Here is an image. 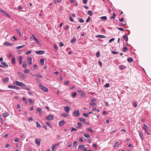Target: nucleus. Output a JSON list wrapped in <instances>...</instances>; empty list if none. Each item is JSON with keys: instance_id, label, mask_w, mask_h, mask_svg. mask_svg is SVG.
Wrapping results in <instances>:
<instances>
[{"instance_id": "1", "label": "nucleus", "mask_w": 151, "mask_h": 151, "mask_svg": "<svg viewBox=\"0 0 151 151\" xmlns=\"http://www.w3.org/2000/svg\"><path fill=\"white\" fill-rule=\"evenodd\" d=\"M39 87L42 91L44 92H47L48 91V88L41 84L39 85Z\"/></svg>"}, {"instance_id": "2", "label": "nucleus", "mask_w": 151, "mask_h": 151, "mask_svg": "<svg viewBox=\"0 0 151 151\" xmlns=\"http://www.w3.org/2000/svg\"><path fill=\"white\" fill-rule=\"evenodd\" d=\"M77 92L81 96H86L85 92L82 91L78 90H77Z\"/></svg>"}, {"instance_id": "3", "label": "nucleus", "mask_w": 151, "mask_h": 151, "mask_svg": "<svg viewBox=\"0 0 151 151\" xmlns=\"http://www.w3.org/2000/svg\"><path fill=\"white\" fill-rule=\"evenodd\" d=\"M64 109L65 111L67 113L69 112V111L70 110V108L67 106H65Z\"/></svg>"}, {"instance_id": "4", "label": "nucleus", "mask_w": 151, "mask_h": 151, "mask_svg": "<svg viewBox=\"0 0 151 151\" xmlns=\"http://www.w3.org/2000/svg\"><path fill=\"white\" fill-rule=\"evenodd\" d=\"M45 119L48 120H52L53 119V117L52 115L50 114L48 116L46 117Z\"/></svg>"}, {"instance_id": "5", "label": "nucleus", "mask_w": 151, "mask_h": 151, "mask_svg": "<svg viewBox=\"0 0 151 151\" xmlns=\"http://www.w3.org/2000/svg\"><path fill=\"white\" fill-rule=\"evenodd\" d=\"M8 87L9 88H10L14 89H15L16 90L19 89V87H18L16 86H14V85H13V86L9 85V86H8Z\"/></svg>"}, {"instance_id": "6", "label": "nucleus", "mask_w": 151, "mask_h": 151, "mask_svg": "<svg viewBox=\"0 0 151 151\" xmlns=\"http://www.w3.org/2000/svg\"><path fill=\"white\" fill-rule=\"evenodd\" d=\"M36 53L38 55L43 54L45 53V51L43 50L35 51Z\"/></svg>"}, {"instance_id": "7", "label": "nucleus", "mask_w": 151, "mask_h": 151, "mask_svg": "<svg viewBox=\"0 0 151 151\" xmlns=\"http://www.w3.org/2000/svg\"><path fill=\"white\" fill-rule=\"evenodd\" d=\"M74 115L76 116H78L80 115V114L78 110H75L73 112Z\"/></svg>"}, {"instance_id": "8", "label": "nucleus", "mask_w": 151, "mask_h": 151, "mask_svg": "<svg viewBox=\"0 0 151 151\" xmlns=\"http://www.w3.org/2000/svg\"><path fill=\"white\" fill-rule=\"evenodd\" d=\"M41 141L40 139V138L36 139L35 141V142L38 145H40V143Z\"/></svg>"}, {"instance_id": "9", "label": "nucleus", "mask_w": 151, "mask_h": 151, "mask_svg": "<svg viewBox=\"0 0 151 151\" xmlns=\"http://www.w3.org/2000/svg\"><path fill=\"white\" fill-rule=\"evenodd\" d=\"M27 60L29 64L30 65L32 64V58L31 57L29 56L27 58Z\"/></svg>"}, {"instance_id": "10", "label": "nucleus", "mask_w": 151, "mask_h": 151, "mask_svg": "<svg viewBox=\"0 0 151 151\" xmlns=\"http://www.w3.org/2000/svg\"><path fill=\"white\" fill-rule=\"evenodd\" d=\"M33 77H38L39 78H42V76L40 74H35L32 76Z\"/></svg>"}, {"instance_id": "11", "label": "nucleus", "mask_w": 151, "mask_h": 151, "mask_svg": "<svg viewBox=\"0 0 151 151\" xmlns=\"http://www.w3.org/2000/svg\"><path fill=\"white\" fill-rule=\"evenodd\" d=\"M65 122L64 120H61L59 122V125L60 126H62L64 125Z\"/></svg>"}, {"instance_id": "12", "label": "nucleus", "mask_w": 151, "mask_h": 151, "mask_svg": "<svg viewBox=\"0 0 151 151\" xmlns=\"http://www.w3.org/2000/svg\"><path fill=\"white\" fill-rule=\"evenodd\" d=\"M61 116L64 117H66L69 116V114L67 113H64L61 114Z\"/></svg>"}, {"instance_id": "13", "label": "nucleus", "mask_w": 151, "mask_h": 151, "mask_svg": "<svg viewBox=\"0 0 151 151\" xmlns=\"http://www.w3.org/2000/svg\"><path fill=\"white\" fill-rule=\"evenodd\" d=\"M76 42V40L75 37H73L71 40L70 42L73 43H74Z\"/></svg>"}, {"instance_id": "14", "label": "nucleus", "mask_w": 151, "mask_h": 151, "mask_svg": "<svg viewBox=\"0 0 151 151\" xmlns=\"http://www.w3.org/2000/svg\"><path fill=\"white\" fill-rule=\"evenodd\" d=\"M4 45L7 46H11L13 45V44L10 43L8 42H6L4 44Z\"/></svg>"}, {"instance_id": "15", "label": "nucleus", "mask_w": 151, "mask_h": 151, "mask_svg": "<svg viewBox=\"0 0 151 151\" xmlns=\"http://www.w3.org/2000/svg\"><path fill=\"white\" fill-rule=\"evenodd\" d=\"M9 80V78L8 77H6L3 80V82L5 83L6 82H8Z\"/></svg>"}, {"instance_id": "16", "label": "nucleus", "mask_w": 151, "mask_h": 151, "mask_svg": "<svg viewBox=\"0 0 151 151\" xmlns=\"http://www.w3.org/2000/svg\"><path fill=\"white\" fill-rule=\"evenodd\" d=\"M2 115L4 117H6L9 115V114L7 112L5 111L4 113Z\"/></svg>"}, {"instance_id": "17", "label": "nucleus", "mask_w": 151, "mask_h": 151, "mask_svg": "<svg viewBox=\"0 0 151 151\" xmlns=\"http://www.w3.org/2000/svg\"><path fill=\"white\" fill-rule=\"evenodd\" d=\"M97 38L100 37L101 38H104L106 37V36L103 35H98L96 36Z\"/></svg>"}, {"instance_id": "18", "label": "nucleus", "mask_w": 151, "mask_h": 151, "mask_svg": "<svg viewBox=\"0 0 151 151\" xmlns=\"http://www.w3.org/2000/svg\"><path fill=\"white\" fill-rule=\"evenodd\" d=\"M1 63L5 67H8V66L7 64L4 61L1 62Z\"/></svg>"}, {"instance_id": "19", "label": "nucleus", "mask_w": 151, "mask_h": 151, "mask_svg": "<svg viewBox=\"0 0 151 151\" xmlns=\"http://www.w3.org/2000/svg\"><path fill=\"white\" fill-rule=\"evenodd\" d=\"M126 68V66L123 65H121L119 66V68L121 70H123Z\"/></svg>"}, {"instance_id": "20", "label": "nucleus", "mask_w": 151, "mask_h": 151, "mask_svg": "<svg viewBox=\"0 0 151 151\" xmlns=\"http://www.w3.org/2000/svg\"><path fill=\"white\" fill-rule=\"evenodd\" d=\"M127 61L129 63H131L133 61V60L131 58H127Z\"/></svg>"}, {"instance_id": "21", "label": "nucleus", "mask_w": 151, "mask_h": 151, "mask_svg": "<svg viewBox=\"0 0 151 151\" xmlns=\"http://www.w3.org/2000/svg\"><path fill=\"white\" fill-rule=\"evenodd\" d=\"M44 61H45V60L44 59H40V63L41 65H44Z\"/></svg>"}, {"instance_id": "22", "label": "nucleus", "mask_w": 151, "mask_h": 151, "mask_svg": "<svg viewBox=\"0 0 151 151\" xmlns=\"http://www.w3.org/2000/svg\"><path fill=\"white\" fill-rule=\"evenodd\" d=\"M123 38L126 41H128V37L127 35H125L123 37Z\"/></svg>"}, {"instance_id": "23", "label": "nucleus", "mask_w": 151, "mask_h": 151, "mask_svg": "<svg viewBox=\"0 0 151 151\" xmlns=\"http://www.w3.org/2000/svg\"><path fill=\"white\" fill-rule=\"evenodd\" d=\"M119 146V142H116L114 144V147H117Z\"/></svg>"}, {"instance_id": "24", "label": "nucleus", "mask_w": 151, "mask_h": 151, "mask_svg": "<svg viewBox=\"0 0 151 151\" xmlns=\"http://www.w3.org/2000/svg\"><path fill=\"white\" fill-rule=\"evenodd\" d=\"M84 136L87 138H90L91 137L90 136L87 134H83Z\"/></svg>"}, {"instance_id": "25", "label": "nucleus", "mask_w": 151, "mask_h": 151, "mask_svg": "<svg viewBox=\"0 0 151 151\" xmlns=\"http://www.w3.org/2000/svg\"><path fill=\"white\" fill-rule=\"evenodd\" d=\"M78 119L81 122H86V120L83 118H79Z\"/></svg>"}, {"instance_id": "26", "label": "nucleus", "mask_w": 151, "mask_h": 151, "mask_svg": "<svg viewBox=\"0 0 151 151\" xmlns=\"http://www.w3.org/2000/svg\"><path fill=\"white\" fill-rule=\"evenodd\" d=\"M139 134L141 139L142 140L143 139V136L142 133L141 132H139Z\"/></svg>"}, {"instance_id": "27", "label": "nucleus", "mask_w": 151, "mask_h": 151, "mask_svg": "<svg viewBox=\"0 0 151 151\" xmlns=\"http://www.w3.org/2000/svg\"><path fill=\"white\" fill-rule=\"evenodd\" d=\"M30 70L28 69H26L24 71L25 73H29L30 72Z\"/></svg>"}, {"instance_id": "28", "label": "nucleus", "mask_w": 151, "mask_h": 151, "mask_svg": "<svg viewBox=\"0 0 151 151\" xmlns=\"http://www.w3.org/2000/svg\"><path fill=\"white\" fill-rule=\"evenodd\" d=\"M128 48L126 47H124L123 48V51L125 52H127L128 50Z\"/></svg>"}, {"instance_id": "29", "label": "nucleus", "mask_w": 151, "mask_h": 151, "mask_svg": "<svg viewBox=\"0 0 151 151\" xmlns=\"http://www.w3.org/2000/svg\"><path fill=\"white\" fill-rule=\"evenodd\" d=\"M20 76L23 78H25V75L23 73H20Z\"/></svg>"}, {"instance_id": "30", "label": "nucleus", "mask_w": 151, "mask_h": 151, "mask_svg": "<svg viewBox=\"0 0 151 151\" xmlns=\"http://www.w3.org/2000/svg\"><path fill=\"white\" fill-rule=\"evenodd\" d=\"M88 14L91 15L92 16L93 15V12L91 11H88Z\"/></svg>"}, {"instance_id": "31", "label": "nucleus", "mask_w": 151, "mask_h": 151, "mask_svg": "<svg viewBox=\"0 0 151 151\" xmlns=\"http://www.w3.org/2000/svg\"><path fill=\"white\" fill-rule=\"evenodd\" d=\"M59 144V143H58V144H57L55 145H54L53 146V145L52 146V150H54V149H55V147L57 146H58V145Z\"/></svg>"}, {"instance_id": "32", "label": "nucleus", "mask_w": 151, "mask_h": 151, "mask_svg": "<svg viewBox=\"0 0 151 151\" xmlns=\"http://www.w3.org/2000/svg\"><path fill=\"white\" fill-rule=\"evenodd\" d=\"M87 131L90 132L91 133H92L93 132V130L92 129H91L90 128L88 127L87 128Z\"/></svg>"}, {"instance_id": "33", "label": "nucleus", "mask_w": 151, "mask_h": 151, "mask_svg": "<svg viewBox=\"0 0 151 151\" xmlns=\"http://www.w3.org/2000/svg\"><path fill=\"white\" fill-rule=\"evenodd\" d=\"M85 147V146L83 145H80L79 146L78 148H80L81 149L83 148H84Z\"/></svg>"}, {"instance_id": "34", "label": "nucleus", "mask_w": 151, "mask_h": 151, "mask_svg": "<svg viewBox=\"0 0 151 151\" xmlns=\"http://www.w3.org/2000/svg\"><path fill=\"white\" fill-rule=\"evenodd\" d=\"M25 84L22 82H19V86H25Z\"/></svg>"}, {"instance_id": "35", "label": "nucleus", "mask_w": 151, "mask_h": 151, "mask_svg": "<svg viewBox=\"0 0 151 151\" xmlns=\"http://www.w3.org/2000/svg\"><path fill=\"white\" fill-rule=\"evenodd\" d=\"M132 105H133V106L135 107H136L137 106V104L135 102H133L132 103Z\"/></svg>"}, {"instance_id": "36", "label": "nucleus", "mask_w": 151, "mask_h": 151, "mask_svg": "<svg viewBox=\"0 0 151 151\" xmlns=\"http://www.w3.org/2000/svg\"><path fill=\"white\" fill-rule=\"evenodd\" d=\"M22 66L24 68H26L27 67V64L25 63H24L22 64Z\"/></svg>"}, {"instance_id": "37", "label": "nucleus", "mask_w": 151, "mask_h": 151, "mask_svg": "<svg viewBox=\"0 0 151 151\" xmlns=\"http://www.w3.org/2000/svg\"><path fill=\"white\" fill-rule=\"evenodd\" d=\"M116 14L114 12L113 13V16L111 17V19H114L115 18Z\"/></svg>"}, {"instance_id": "38", "label": "nucleus", "mask_w": 151, "mask_h": 151, "mask_svg": "<svg viewBox=\"0 0 151 151\" xmlns=\"http://www.w3.org/2000/svg\"><path fill=\"white\" fill-rule=\"evenodd\" d=\"M32 36L33 37V39L36 42L38 40L37 38L34 35H32Z\"/></svg>"}, {"instance_id": "39", "label": "nucleus", "mask_w": 151, "mask_h": 151, "mask_svg": "<svg viewBox=\"0 0 151 151\" xmlns=\"http://www.w3.org/2000/svg\"><path fill=\"white\" fill-rule=\"evenodd\" d=\"M100 18L104 19V20H107V17L106 16H103L101 17H100Z\"/></svg>"}, {"instance_id": "40", "label": "nucleus", "mask_w": 151, "mask_h": 151, "mask_svg": "<svg viewBox=\"0 0 151 151\" xmlns=\"http://www.w3.org/2000/svg\"><path fill=\"white\" fill-rule=\"evenodd\" d=\"M79 22L81 23L83 22H84V20L81 18H78Z\"/></svg>"}, {"instance_id": "41", "label": "nucleus", "mask_w": 151, "mask_h": 151, "mask_svg": "<svg viewBox=\"0 0 151 151\" xmlns=\"http://www.w3.org/2000/svg\"><path fill=\"white\" fill-rule=\"evenodd\" d=\"M46 124L50 127H51V125L50 123L49 122H46Z\"/></svg>"}, {"instance_id": "42", "label": "nucleus", "mask_w": 151, "mask_h": 151, "mask_svg": "<svg viewBox=\"0 0 151 151\" xmlns=\"http://www.w3.org/2000/svg\"><path fill=\"white\" fill-rule=\"evenodd\" d=\"M77 93L76 92L74 93L72 95V96L73 97H75L76 96Z\"/></svg>"}, {"instance_id": "43", "label": "nucleus", "mask_w": 151, "mask_h": 151, "mask_svg": "<svg viewBox=\"0 0 151 151\" xmlns=\"http://www.w3.org/2000/svg\"><path fill=\"white\" fill-rule=\"evenodd\" d=\"M37 124V127L39 128L40 127V124L38 123L37 121L36 122Z\"/></svg>"}, {"instance_id": "44", "label": "nucleus", "mask_w": 151, "mask_h": 151, "mask_svg": "<svg viewBox=\"0 0 151 151\" xmlns=\"http://www.w3.org/2000/svg\"><path fill=\"white\" fill-rule=\"evenodd\" d=\"M77 124L78 126V127H77L78 128L81 127L82 125V124L80 123H78Z\"/></svg>"}, {"instance_id": "45", "label": "nucleus", "mask_w": 151, "mask_h": 151, "mask_svg": "<svg viewBox=\"0 0 151 151\" xmlns=\"http://www.w3.org/2000/svg\"><path fill=\"white\" fill-rule=\"evenodd\" d=\"M69 27L68 26V25H66L65 26L64 28V29L65 30H67L68 29H69Z\"/></svg>"}, {"instance_id": "46", "label": "nucleus", "mask_w": 151, "mask_h": 151, "mask_svg": "<svg viewBox=\"0 0 151 151\" xmlns=\"http://www.w3.org/2000/svg\"><path fill=\"white\" fill-rule=\"evenodd\" d=\"M117 29H119V30L122 31H124V29L123 28H119V27H116Z\"/></svg>"}, {"instance_id": "47", "label": "nucleus", "mask_w": 151, "mask_h": 151, "mask_svg": "<svg viewBox=\"0 0 151 151\" xmlns=\"http://www.w3.org/2000/svg\"><path fill=\"white\" fill-rule=\"evenodd\" d=\"M91 19V18L90 17H88L87 19L86 20V22H90Z\"/></svg>"}, {"instance_id": "48", "label": "nucleus", "mask_w": 151, "mask_h": 151, "mask_svg": "<svg viewBox=\"0 0 151 151\" xmlns=\"http://www.w3.org/2000/svg\"><path fill=\"white\" fill-rule=\"evenodd\" d=\"M96 99L95 98H93L91 100V102H94L96 101Z\"/></svg>"}, {"instance_id": "49", "label": "nucleus", "mask_w": 151, "mask_h": 151, "mask_svg": "<svg viewBox=\"0 0 151 151\" xmlns=\"http://www.w3.org/2000/svg\"><path fill=\"white\" fill-rule=\"evenodd\" d=\"M89 105L91 106H95L96 105V103H90L89 104Z\"/></svg>"}, {"instance_id": "50", "label": "nucleus", "mask_w": 151, "mask_h": 151, "mask_svg": "<svg viewBox=\"0 0 151 151\" xmlns=\"http://www.w3.org/2000/svg\"><path fill=\"white\" fill-rule=\"evenodd\" d=\"M69 82L68 81H65L64 82V84L65 85H68L69 84Z\"/></svg>"}, {"instance_id": "51", "label": "nucleus", "mask_w": 151, "mask_h": 151, "mask_svg": "<svg viewBox=\"0 0 151 151\" xmlns=\"http://www.w3.org/2000/svg\"><path fill=\"white\" fill-rule=\"evenodd\" d=\"M23 101H25V103H27V99H26V98H24V97L22 98V99Z\"/></svg>"}, {"instance_id": "52", "label": "nucleus", "mask_w": 151, "mask_h": 151, "mask_svg": "<svg viewBox=\"0 0 151 151\" xmlns=\"http://www.w3.org/2000/svg\"><path fill=\"white\" fill-rule=\"evenodd\" d=\"M143 128L145 129H147V128H148V127L145 124H143Z\"/></svg>"}, {"instance_id": "53", "label": "nucleus", "mask_w": 151, "mask_h": 151, "mask_svg": "<svg viewBox=\"0 0 151 151\" xmlns=\"http://www.w3.org/2000/svg\"><path fill=\"white\" fill-rule=\"evenodd\" d=\"M28 101L31 104H33V103L32 100L30 99H28Z\"/></svg>"}, {"instance_id": "54", "label": "nucleus", "mask_w": 151, "mask_h": 151, "mask_svg": "<svg viewBox=\"0 0 151 151\" xmlns=\"http://www.w3.org/2000/svg\"><path fill=\"white\" fill-rule=\"evenodd\" d=\"M100 53L99 52H97L96 54V56L97 57L99 58L100 55Z\"/></svg>"}, {"instance_id": "55", "label": "nucleus", "mask_w": 151, "mask_h": 151, "mask_svg": "<svg viewBox=\"0 0 151 151\" xmlns=\"http://www.w3.org/2000/svg\"><path fill=\"white\" fill-rule=\"evenodd\" d=\"M12 63L14 64L15 63V59L14 58H12Z\"/></svg>"}, {"instance_id": "56", "label": "nucleus", "mask_w": 151, "mask_h": 151, "mask_svg": "<svg viewBox=\"0 0 151 151\" xmlns=\"http://www.w3.org/2000/svg\"><path fill=\"white\" fill-rule=\"evenodd\" d=\"M14 84H16L18 86H19V82L18 81H16V82H14Z\"/></svg>"}, {"instance_id": "57", "label": "nucleus", "mask_w": 151, "mask_h": 151, "mask_svg": "<svg viewBox=\"0 0 151 151\" xmlns=\"http://www.w3.org/2000/svg\"><path fill=\"white\" fill-rule=\"evenodd\" d=\"M112 53L114 54H118L119 53V52H115L112 51L111 52Z\"/></svg>"}, {"instance_id": "58", "label": "nucleus", "mask_w": 151, "mask_h": 151, "mask_svg": "<svg viewBox=\"0 0 151 151\" xmlns=\"http://www.w3.org/2000/svg\"><path fill=\"white\" fill-rule=\"evenodd\" d=\"M109 83H106L104 86L105 87L107 88L109 87Z\"/></svg>"}, {"instance_id": "59", "label": "nucleus", "mask_w": 151, "mask_h": 151, "mask_svg": "<svg viewBox=\"0 0 151 151\" xmlns=\"http://www.w3.org/2000/svg\"><path fill=\"white\" fill-rule=\"evenodd\" d=\"M32 52V51L31 50H29V51H28L26 52V55H28V54H29L30 53H31Z\"/></svg>"}, {"instance_id": "60", "label": "nucleus", "mask_w": 151, "mask_h": 151, "mask_svg": "<svg viewBox=\"0 0 151 151\" xmlns=\"http://www.w3.org/2000/svg\"><path fill=\"white\" fill-rule=\"evenodd\" d=\"M83 115L84 116L86 117H88V115L87 114H85V113H83Z\"/></svg>"}, {"instance_id": "61", "label": "nucleus", "mask_w": 151, "mask_h": 151, "mask_svg": "<svg viewBox=\"0 0 151 151\" xmlns=\"http://www.w3.org/2000/svg\"><path fill=\"white\" fill-rule=\"evenodd\" d=\"M114 40V38H112L111 39H110L109 41V43L111 42H112Z\"/></svg>"}, {"instance_id": "62", "label": "nucleus", "mask_w": 151, "mask_h": 151, "mask_svg": "<svg viewBox=\"0 0 151 151\" xmlns=\"http://www.w3.org/2000/svg\"><path fill=\"white\" fill-rule=\"evenodd\" d=\"M54 48L56 50H58V47H57V46L55 45V44H54Z\"/></svg>"}, {"instance_id": "63", "label": "nucleus", "mask_w": 151, "mask_h": 151, "mask_svg": "<svg viewBox=\"0 0 151 151\" xmlns=\"http://www.w3.org/2000/svg\"><path fill=\"white\" fill-rule=\"evenodd\" d=\"M37 111L38 112H40L41 111V109L40 108H38L37 109Z\"/></svg>"}, {"instance_id": "64", "label": "nucleus", "mask_w": 151, "mask_h": 151, "mask_svg": "<svg viewBox=\"0 0 151 151\" xmlns=\"http://www.w3.org/2000/svg\"><path fill=\"white\" fill-rule=\"evenodd\" d=\"M79 140L81 142H83V139L81 137L79 138Z\"/></svg>"}]
</instances>
